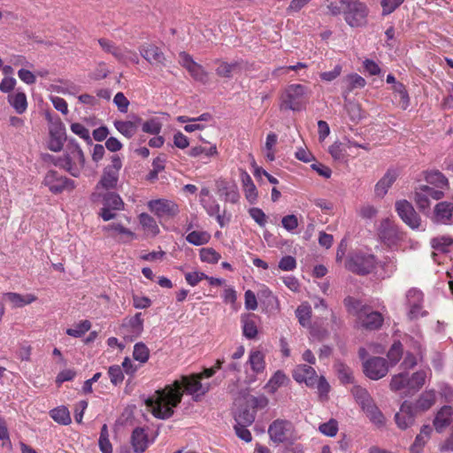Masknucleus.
<instances>
[{"instance_id": "obj_1", "label": "nucleus", "mask_w": 453, "mask_h": 453, "mask_svg": "<svg viewBox=\"0 0 453 453\" xmlns=\"http://www.w3.org/2000/svg\"><path fill=\"white\" fill-rule=\"evenodd\" d=\"M198 390V375L182 376L172 385L145 401L148 410L157 418L165 419L173 414V409L180 403L183 393L194 395Z\"/></svg>"}, {"instance_id": "obj_2", "label": "nucleus", "mask_w": 453, "mask_h": 453, "mask_svg": "<svg viewBox=\"0 0 453 453\" xmlns=\"http://www.w3.org/2000/svg\"><path fill=\"white\" fill-rule=\"evenodd\" d=\"M54 164L73 177H79L85 165V156L77 143H72L67 146L63 157H58Z\"/></svg>"}, {"instance_id": "obj_3", "label": "nucleus", "mask_w": 453, "mask_h": 453, "mask_svg": "<svg viewBox=\"0 0 453 453\" xmlns=\"http://www.w3.org/2000/svg\"><path fill=\"white\" fill-rule=\"evenodd\" d=\"M122 168V159L119 155L111 157V164L103 170L99 181L96 186L94 197L101 196L103 191L114 189L119 182V171Z\"/></svg>"}, {"instance_id": "obj_4", "label": "nucleus", "mask_w": 453, "mask_h": 453, "mask_svg": "<svg viewBox=\"0 0 453 453\" xmlns=\"http://www.w3.org/2000/svg\"><path fill=\"white\" fill-rule=\"evenodd\" d=\"M357 149L369 150L368 144H360L344 137L342 142H334L328 149V152L334 161L347 163L350 157L357 156Z\"/></svg>"}, {"instance_id": "obj_5", "label": "nucleus", "mask_w": 453, "mask_h": 453, "mask_svg": "<svg viewBox=\"0 0 453 453\" xmlns=\"http://www.w3.org/2000/svg\"><path fill=\"white\" fill-rule=\"evenodd\" d=\"M308 89L301 84L289 85L282 94L280 107L294 111L304 109Z\"/></svg>"}, {"instance_id": "obj_6", "label": "nucleus", "mask_w": 453, "mask_h": 453, "mask_svg": "<svg viewBox=\"0 0 453 453\" xmlns=\"http://www.w3.org/2000/svg\"><path fill=\"white\" fill-rule=\"evenodd\" d=\"M377 265L378 262L373 255L356 252L349 257L346 267L355 273L365 275L372 273Z\"/></svg>"}, {"instance_id": "obj_7", "label": "nucleus", "mask_w": 453, "mask_h": 453, "mask_svg": "<svg viewBox=\"0 0 453 453\" xmlns=\"http://www.w3.org/2000/svg\"><path fill=\"white\" fill-rule=\"evenodd\" d=\"M407 316L410 319H418L426 317L428 311L424 309V295L417 288H411L406 292Z\"/></svg>"}, {"instance_id": "obj_8", "label": "nucleus", "mask_w": 453, "mask_h": 453, "mask_svg": "<svg viewBox=\"0 0 453 453\" xmlns=\"http://www.w3.org/2000/svg\"><path fill=\"white\" fill-rule=\"evenodd\" d=\"M347 9L344 11L346 22L350 27H361L366 22L367 9L366 6L358 0H349L345 2Z\"/></svg>"}, {"instance_id": "obj_9", "label": "nucleus", "mask_w": 453, "mask_h": 453, "mask_svg": "<svg viewBox=\"0 0 453 453\" xmlns=\"http://www.w3.org/2000/svg\"><path fill=\"white\" fill-rule=\"evenodd\" d=\"M395 207L401 219L411 229H418L420 227L421 219L410 202L404 199L396 201Z\"/></svg>"}, {"instance_id": "obj_10", "label": "nucleus", "mask_w": 453, "mask_h": 453, "mask_svg": "<svg viewBox=\"0 0 453 453\" xmlns=\"http://www.w3.org/2000/svg\"><path fill=\"white\" fill-rule=\"evenodd\" d=\"M43 184L54 194H59L65 190L71 191L75 188L73 180L58 174L55 171H49L46 173Z\"/></svg>"}, {"instance_id": "obj_11", "label": "nucleus", "mask_w": 453, "mask_h": 453, "mask_svg": "<svg viewBox=\"0 0 453 453\" xmlns=\"http://www.w3.org/2000/svg\"><path fill=\"white\" fill-rule=\"evenodd\" d=\"M148 207L151 212L161 219H172L179 213L178 204L167 199L150 201Z\"/></svg>"}, {"instance_id": "obj_12", "label": "nucleus", "mask_w": 453, "mask_h": 453, "mask_svg": "<svg viewBox=\"0 0 453 453\" xmlns=\"http://www.w3.org/2000/svg\"><path fill=\"white\" fill-rule=\"evenodd\" d=\"M103 230L107 233L111 238L121 244L130 243L137 238L134 232L120 222L111 223L104 226Z\"/></svg>"}, {"instance_id": "obj_13", "label": "nucleus", "mask_w": 453, "mask_h": 453, "mask_svg": "<svg viewBox=\"0 0 453 453\" xmlns=\"http://www.w3.org/2000/svg\"><path fill=\"white\" fill-rule=\"evenodd\" d=\"M124 202L115 193H109L104 196V206L99 215L104 221H109L116 217V211L124 210Z\"/></svg>"}, {"instance_id": "obj_14", "label": "nucleus", "mask_w": 453, "mask_h": 453, "mask_svg": "<svg viewBox=\"0 0 453 453\" xmlns=\"http://www.w3.org/2000/svg\"><path fill=\"white\" fill-rule=\"evenodd\" d=\"M268 434L271 440L274 442H284L292 438L293 425L289 421L277 419L270 425Z\"/></svg>"}, {"instance_id": "obj_15", "label": "nucleus", "mask_w": 453, "mask_h": 453, "mask_svg": "<svg viewBox=\"0 0 453 453\" xmlns=\"http://www.w3.org/2000/svg\"><path fill=\"white\" fill-rule=\"evenodd\" d=\"M380 239L388 245H394L403 239V233L400 231L395 221L385 219L380 222L379 227Z\"/></svg>"}, {"instance_id": "obj_16", "label": "nucleus", "mask_w": 453, "mask_h": 453, "mask_svg": "<svg viewBox=\"0 0 453 453\" xmlns=\"http://www.w3.org/2000/svg\"><path fill=\"white\" fill-rule=\"evenodd\" d=\"M364 372L371 380H379L386 376L388 366L382 357H372L364 363Z\"/></svg>"}, {"instance_id": "obj_17", "label": "nucleus", "mask_w": 453, "mask_h": 453, "mask_svg": "<svg viewBox=\"0 0 453 453\" xmlns=\"http://www.w3.org/2000/svg\"><path fill=\"white\" fill-rule=\"evenodd\" d=\"M432 220L437 224H453V203L448 201L439 202L433 210Z\"/></svg>"}, {"instance_id": "obj_18", "label": "nucleus", "mask_w": 453, "mask_h": 453, "mask_svg": "<svg viewBox=\"0 0 453 453\" xmlns=\"http://www.w3.org/2000/svg\"><path fill=\"white\" fill-rule=\"evenodd\" d=\"M293 378L298 383H304L309 388H315L318 380L316 371L310 365H298L293 370Z\"/></svg>"}, {"instance_id": "obj_19", "label": "nucleus", "mask_w": 453, "mask_h": 453, "mask_svg": "<svg viewBox=\"0 0 453 453\" xmlns=\"http://www.w3.org/2000/svg\"><path fill=\"white\" fill-rule=\"evenodd\" d=\"M395 423L400 429H407L414 424L415 409L411 403L405 401L402 403L400 411L395 416Z\"/></svg>"}, {"instance_id": "obj_20", "label": "nucleus", "mask_w": 453, "mask_h": 453, "mask_svg": "<svg viewBox=\"0 0 453 453\" xmlns=\"http://www.w3.org/2000/svg\"><path fill=\"white\" fill-rule=\"evenodd\" d=\"M141 56L150 65H164L165 58L162 50L151 43L142 44L139 48Z\"/></svg>"}, {"instance_id": "obj_21", "label": "nucleus", "mask_w": 453, "mask_h": 453, "mask_svg": "<svg viewBox=\"0 0 453 453\" xmlns=\"http://www.w3.org/2000/svg\"><path fill=\"white\" fill-rule=\"evenodd\" d=\"M121 326L131 338L138 337L143 330L142 313H136L134 316L125 318Z\"/></svg>"}, {"instance_id": "obj_22", "label": "nucleus", "mask_w": 453, "mask_h": 453, "mask_svg": "<svg viewBox=\"0 0 453 453\" xmlns=\"http://www.w3.org/2000/svg\"><path fill=\"white\" fill-rule=\"evenodd\" d=\"M431 245L434 249V259L439 264L443 263V261L437 260L435 257L439 254L447 255L449 253H453V240L450 236L442 235L438 236L431 240Z\"/></svg>"}, {"instance_id": "obj_23", "label": "nucleus", "mask_w": 453, "mask_h": 453, "mask_svg": "<svg viewBox=\"0 0 453 453\" xmlns=\"http://www.w3.org/2000/svg\"><path fill=\"white\" fill-rule=\"evenodd\" d=\"M357 321L362 327L375 330L382 325L383 317L380 312L372 311L366 308L363 314L359 315Z\"/></svg>"}, {"instance_id": "obj_24", "label": "nucleus", "mask_w": 453, "mask_h": 453, "mask_svg": "<svg viewBox=\"0 0 453 453\" xmlns=\"http://www.w3.org/2000/svg\"><path fill=\"white\" fill-rule=\"evenodd\" d=\"M246 404L249 407H251L253 411L255 409H263L268 404V399L264 396H254L250 395L248 392H242V396L236 398L234 400V406Z\"/></svg>"}, {"instance_id": "obj_25", "label": "nucleus", "mask_w": 453, "mask_h": 453, "mask_svg": "<svg viewBox=\"0 0 453 453\" xmlns=\"http://www.w3.org/2000/svg\"><path fill=\"white\" fill-rule=\"evenodd\" d=\"M4 296L11 303L12 308H22L37 300V296L31 293L21 295L16 292H7L4 294Z\"/></svg>"}, {"instance_id": "obj_26", "label": "nucleus", "mask_w": 453, "mask_h": 453, "mask_svg": "<svg viewBox=\"0 0 453 453\" xmlns=\"http://www.w3.org/2000/svg\"><path fill=\"white\" fill-rule=\"evenodd\" d=\"M452 420L453 409L450 406L445 405L440 409L434 419V428L437 432L441 433L450 425Z\"/></svg>"}, {"instance_id": "obj_27", "label": "nucleus", "mask_w": 453, "mask_h": 453, "mask_svg": "<svg viewBox=\"0 0 453 453\" xmlns=\"http://www.w3.org/2000/svg\"><path fill=\"white\" fill-rule=\"evenodd\" d=\"M138 219L141 227L147 237L152 238L159 234V226L155 219L150 215L148 213H141L138 217Z\"/></svg>"}, {"instance_id": "obj_28", "label": "nucleus", "mask_w": 453, "mask_h": 453, "mask_svg": "<svg viewBox=\"0 0 453 453\" xmlns=\"http://www.w3.org/2000/svg\"><path fill=\"white\" fill-rule=\"evenodd\" d=\"M396 173L388 170L384 176L377 182L374 188L375 196L382 198L388 191L389 188L396 180Z\"/></svg>"}, {"instance_id": "obj_29", "label": "nucleus", "mask_w": 453, "mask_h": 453, "mask_svg": "<svg viewBox=\"0 0 453 453\" xmlns=\"http://www.w3.org/2000/svg\"><path fill=\"white\" fill-rule=\"evenodd\" d=\"M65 140V133L62 126H56L50 130L48 148L55 152L60 151Z\"/></svg>"}, {"instance_id": "obj_30", "label": "nucleus", "mask_w": 453, "mask_h": 453, "mask_svg": "<svg viewBox=\"0 0 453 453\" xmlns=\"http://www.w3.org/2000/svg\"><path fill=\"white\" fill-rule=\"evenodd\" d=\"M265 355L259 349H251L249 354L248 363L252 372L261 373L265 369Z\"/></svg>"}, {"instance_id": "obj_31", "label": "nucleus", "mask_w": 453, "mask_h": 453, "mask_svg": "<svg viewBox=\"0 0 453 453\" xmlns=\"http://www.w3.org/2000/svg\"><path fill=\"white\" fill-rule=\"evenodd\" d=\"M219 155L216 144L200 137V164H208Z\"/></svg>"}, {"instance_id": "obj_32", "label": "nucleus", "mask_w": 453, "mask_h": 453, "mask_svg": "<svg viewBox=\"0 0 453 453\" xmlns=\"http://www.w3.org/2000/svg\"><path fill=\"white\" fill-rule=\"evenodd\" d=\"M430 376L431 371L429 369L418 371L411 377L409 376V393H411L412 395L418 392L426 383V379Z\"/></svg>"}, {"instance_id": "obj_33", "label": "nucleus", "mask_w": 453, "mask_h": 453, "mask_svg": "<svg viewBox=\"0 0 453 453\" xmlns=\"http://www.w3.org/2000/svg\"><path fill=\"white\" fill-rule=\"evenodd\" d=\"M426 181L434 186L437 188L441 189H448L449 188V180L446 178V176L437 170H433L426 172L425 175Z\"/></svg>"}, {"instance_id": "obj_34", "label": "nucleus", "mask_w": 453, "mask_h": 453, "mask_svg": "<svg viewBox=\"0 0 453 453\" xmlns=\"http://www.w3.org/2000/svg\"><path fill=\"white\" fill-rule=\"evenodd\" d=\"M132 445L136 453H142L148 447L149 441L142 428H135L132 434Z\"/></svg>"}, {"instance_id": "obj_35", "label": "nucleus", "mask_w": 453, "mask_h": 453, "mask_svg": "<svg viewBox=\"0 0 453 453\" xmlns=\"http://www.w3.org/2000/svg\"><path fill=\"white\" fill-rule=\"evenodd\" d=\"M234 417L236 424L250 426L255 420V411H250L247 407L242 408V405L235 406Z\"/></svg>"}, {"instance_id": "obj_36", "label": "nucleus", "mask_w": 453, "mask_h": 453, "mask_svg": "<svg viewBox=\"0 0 453 453\" xmlns=\"http://www.w3.org/2000/svg\"><path fill=\"white\" fill-rule=\"evenodd\" d=\"M409 375L405 372H401L396 375H394L390 381V389L392 391H403L404 394L411 395V393H409Z\"/></svg>"}, {"instance_id": "obj_37", "label": "nucleus", "mask_w": 453, "mask_h": 453, "mask_svg": "<svg viewBox=\"0 0 453 453\" xmlns=\"http://www.w3.org/2000/svg\"><path fill=\"white\" fill-rule=\"evenodd\" d=\"M435 391L426 390L419 396L413 408L415 411H425L430 409L435 403Z\"/></svg>"}, {"instance_id": "obj_38", "label": "nucleus", "mask_w": 453, "mask_h": 453, "mask_svg": "<svg viewBox=\"0 0 453 453\" xmlns=\"http://www.w3.org/2000/svg\"><path fill=\"white\" fill-rule=\"evenodd\" d=\"M254 317V314H246L242 317V334L250 340L255 339L257 334V326Z\"/></svg>"}, {"instance_id": "obj_39", "label": "nucleus", "mask_w": 453, "mask_h": 453, "mask_svg": "<svg viewBox=\"0 0 453 453\" xmlns=\"http://www.w3.org/2000/svg\"><path fill=\"white\" fill-rule=\"evenodd\" d=\"M114 127L126 138H132L137 131V122L131 120H115Z\"/></svg>"}, {"instance_id": "obj_40", "label": "nucleus", "mask_w": 453, "mask_h": 453, "mask_svg": "<svg viewBox=\"0 0 453 453\" xmlns=\"http://www.w3.org/2000/svg\"><path fill=\"white\" fill-rule=\"evenodd\" d=\"M8 102L19 114H22L27 111V101L24 92H15L9 95Z\"/></svg>"}, {"instance_id": "obj_41", "label": "nucleus", "mask_w": 453, "mask_h": 453, "mask_svg": "<svg viewBox=\"0 0 453 453\" xmlns=\"http://www.w3.org/2000/svg\"><path fill=\"white\" fill-rule=\"evenodd\" d=\"M200 203H202L204 210L207 213L213 217L215 213L219 212L220 209L219 204L215 200H211L210 196V191L207 188H202L200 190Z\"/></svg>"}, {"instance_id": "obj_42", "label": "nucleus", "mask_w": 453, "mask_h": 453, "mask_svg": "<svg viewBox=\"0 0 453 453\" xmlns=\"http://www.w3.org/2000/svg\"><path fill=\"white\" fill-rule=\"evenodd\" d=\"M363 411L366 414L370 421L375 426L380 427L385 425V417L374 402L365 408Z\"/></svg>"}, {"instance_id": "obj_43", "label": "nucleus", "mask_w": 453, "mask_h": 453, "mask_svg": "<svg viewBox=\"0 0 453 453\" xmlns=\"http://www.w3.org/2000/svg\"><path fill=\"white\" fill-rule=\"evenodd\" d=\"M343 82L345 83V96L356 88H362L366 85L365 80L357 73H350L344 77Z\"/></svg>"}, {"instance_id": "obj_44", "label": "nucleus", "mask_w": 453, "mask_h": 453, "mask_svg": "<svg viewBox=\"0 0 453 453\" xmlns=\"http://www.w3.org/2000/svg\"><path fill=\"white\" fill-rule=\"evenodd\" d=\"M288 381V376L282 371H277L265 384V388L267 392L273 394L279 388L284 386Z\"/></svg>"}, {"instance_id": "obj_45", "label": "nucleus", "mask_w": 453, "mask_h": 453, "mask_svg": "<svg viewBox=\"0 0 453 453\" xmlns=\"http://www.w3.org/2000/svg\"><path fill=\"white\" fill-rule=\"evenodd\" d=\"M351 393L362 410L374 402L368 391L360 386H354L351 389Z\"/></svg>"}, {"instance_id": "obj_46", "label": "nucleus", "mask_w": 453, "mask_h": 453, "mask_svg": "<svg viewBox=\"0 0 453 453\" xmlns=\"http://www.w3.org/2000/svg\"><path fill=\"white\" fill-rule=\"evenodd\" d=\"M91 326V322L88 319H84L75 323L72 327L67 328L65 334L71 337L80 338L88 332Z\"/></svg>"}, {"instance_id": "obj_47", "label": "nucleus", "mask_w": 453, "mask_h": 453, "mask_svg": "<svg viewBox=\"0 0 453 453\" xmlns=\"http://www.w3.org/2000/svg\"><path fill=\"white\" fill-rule=\"evenodd\" d=\"M50 418L60 425H69L72 421L70 412L65 406H59L50 412Z\"/></svg>"}, {"instance_id": "obj_48", "label": "nucleus", "mask_w": 453, "mask_h": 453, "mask_svg": "<svg viewBox=\"0 0 453 453\" xmlns=\"http://www.w3.org/2000/svg\"><path fill=\"white\" fill-rule=\"evenodd\" d=\"M296 316L303 326H310L311 318V307L307 303H303L296 310Z\"/></svg>"}, {"instance_id": "obj_49", "label": "nucleus", "mask_w": 453, "mask_h": 453, "mask_svg": "<svg viewBox=\"0 0 453 453\" xmlns=\"http://www.w3.org/2000/svg\"><path fill=\"white\" fill-rule=\"evenodd\" d=\"M117 60L124 65H137L140 62L137 52L126 47L120 48Z\"/></svg>"}, {"instance_id": "obj_50", "label": "nucleus", "mask_w": 453, "mask_h": 453, "mask_svg": "<svg viewBox=\"0 0 453 453\" xmlns=\"http://www.w3.org/2000/svg\"><path fill=\"white\" fill-rule=\"evenodd\" d=\"M221 362L219 360L217 361V364L210 368H204L203 372H200V395L205 394L211 388V385L209 383H202V380L205 378L211 377L221 366Z\"/></svg>"}, {"instance_id": "obj_51", "label": "nucleus", "mask_w": 453, "mask_h": 453, "mask_svg": "<svg viewBox=\"0 0 453 453\" xmlns=\"http://www.w3.org/2000/svg\"><path fill=\"white\" fill-rule=\"evenodd\" d=\"M344 304L347 308V311L352 315L357 316V319H359V315H362L367 308L363 305L359 300L350 296L344 299Z\"/></svg>"}, {"instance_id": "obj_52", "label": "nucleus", "mask_w": 453, "mask_h": 453, "mask_svg": "<svg viewBox=\"0 0 453 453\" xmlns=\"http://www.w3.org/2000/svg\"><path fill=\"white\" fill-rule=\"evenodd\" d=\"M413 199L419 211H425L430 208V199L421 186L416 188Z\"/></svg>"}, {"instance_id": "obj_53", "label": "nucleus", "mask_w": 453, "mask_h": 453, "mask_svg": "<svg viewBox=\"0 0 453 453\" xmlns=\"http://www.w3.org/2000/svg\"><path fill=\"white\" fill-rule=\"evenodd\" d=\"M394 93L399 96V105L405 110L410 104V97L408 92L403 83L395 84L392 88Z\"/></svg>"}, {"instance_id": "obj_54", "label": "nucleus", "mask_w": 453, "mask_h": 453, "mask_svg": "<svg viewBox=\"0 0 453 453\" xmlns=\"http://www.w3.org/2000/svg\"><path fill=\"white\" fill-rule=\"evenodd\" d=\"M133 357L136 361L144 364L150 357V350L144 343L138 342L134 346Z\"/></svg>"}, {"instance_id": "obj_55", "label": "nucleus", "mask_w": 453, "mask_h": 453, "mask_svg": "<svg viewBox=\"0 0 453 453\" xmlns=\"http://www.w3.org/2000/svg\"><path fill=\"white\" fill-rule=\"evenodd\" d=\"M338 430V422L334 418H331L329 421L326 423L320 424L319 426V431L322 434L329 437L335 436L337 434Z\"/></svg>"}, {"instance_id": "obj_56", "label": "nucleus", "mask_w": 453, "mask_h": 453, "mask_svg": "<svg viewBox=\"0 0 453 453\" xmlns=\"http://www.w3.org/2000/svg\"><path fill=\"white\" fill-rule=\"evenodd\" d=\"M98 43L104 52L111 54L116 59L118 58L121 46L116 45L106 38L99 39Z\"/></svg>"}, {"instance_id": "obj_57", "label": "nucleus", "mask_w": 453, "mask_h": 453, "mask_svg": "<svg viewBox=\"0 0 453 453\" xmlns=\"http://www.w3.org/2000/svg\"><path fill=\"white\" fill-rule=\"evenodd\" d=\"M335 369L338 373V378L342 383L353 382V373L349 367L340 363L335 365Z\"/></svg>"}, {"instance_id": "obj_58", "label": "nucleus", "mask_w": 453, "mask_h": 453, "mask_svg": "<svg viewBox=\"0 0 453 453\" xmlns=\"http://www.w3.org/2000/svg\"><path fill=\"white\" fill-rule=\"evenodd\" d=\"M220 258L219 253H218L212 248H203L200 249V260L207 263H217Z\"/></svg>"}, {"instance_id": "obj_59", "label": "nucleus", "mask_w": 453, "mask_h": 453, "mask_svg": "<svg viewBox=\"0 0 453 453\" xmlns=\"http://www.w3.org/2000/svg\"><path fill=\"white\" fill-rule=\"evenodd\" d=\"M162 124L157 119H150L142 124V131L150 134H158L161 131Z\"/></svg>"}, {"instance_id": "obj_60", "label": "nucleus", "mask_w": 453, "mask_h": 453, "mask_svg": "<svg viewBox=\"0 0 453 453\" xmlns=\"http://www.w3.org/2000/svg\"><path fill=\"white\" fill-rule=\"evenodd\" d=\"M70 128H71V131L73 134H75L76 135H78L80 138L83 139L84 141H86L88 143L91 142L89 130L87 127H85L82 124L73 123L71 125Z\"/></svg>"}, {"instance_id": "obj_61", "label": "nucleus", "mask_w": 453, "mask_h": 453, "mask_svg": "<svg viewBox=\"0 0 453 453\" xmlns=\"http://www.w3.org/2000/svg\"><path fill=\"white\" fill-rule=\"evenodd\" d=\"M403 349L399 342H395L388 353V357L390 360L391 365H395L402 357Z\"/></svg>"}, {"instance_id": "obj_62", "label": "nucleus", "mask_w": 453, "mask_h": 453, "mask_svg": "<svg viewBox=\"0 0 453 453\" xmlns=\"http://www.w3.org/2000/svg\"><path fill=\"white\" fill-rule=\"evenodd\" d=\"M237 67L238 64L236 62L232 64L221 62L217 67L216 72L219 76L228 78L232 75V73L234 72Z\"/></svg>"}, {"instance_id": "obj_63", "label": "nucleus", "mask_w": 453, "mask_h": 453, "mask_svg": "<svg viewBox=\"0 0 453 453\" xmlns=\"http://www.w3.org/2000/svg\"><path fill=\"white\" fill-rule=\"evenodd\" d=\"M249 214L260 226L264 227L265 226L267 217L261 209L257 207L250 208L249 210Z\"/></svg>"}, {"instance_id": "obj_64", "label": "nucleus", "mask_w": 453, "mask_h": 453, "mask_svg": "<svg viewBox=\"0 0 453 453\" xmlns=\"http://www.w3.org/2000/svg\"><path fill=\"white\" fill-rule=\"evenodd\" d=\"M113 103L118 107V110L120 112L126 113L127 111L128 106H129V101L122 92H118L115 95V96L113 98Z\"/></svg>"}]
</instances>
